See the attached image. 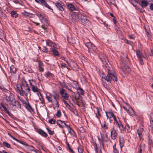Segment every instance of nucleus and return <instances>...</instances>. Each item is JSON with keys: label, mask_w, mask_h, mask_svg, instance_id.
I'll use <instances>...</instances> for the list:
<instances>
[{"label": "nucleus", "mask_w": 153, "mask_h": 153, "mask_svg": "<svg viewBox=\"0 0 153 153\" xmlns=\"http://www.w3.org/2000/svg\"><path fill=\"white\" fill-rule=\"evenodd\" d=\"M77 11L72 13L71 16L72 20L76 21L78 19L83 25L86 24L88 23L89 20L87 19L86 16L84 13L78 11Z\"/></svg>", "instance_id": "nucleus-1"}, {"label": "nucleus", "mask_w": 153, "mask_h": 153, "mask_svg": "<svg viewBox=\"0 0 153 153\" xmlns=\"http://www.w3.org/2000/svg\"><path fill=\"white\" fill-rule=\"evenodd\" d=\"M106 67L108 70V74L106 76H102V81H103V79H104L109 82H111L112 81L117 82V78L115 74H114L112 68L110 67H108L107 66H106Z\"/></svg>", "instance_id": "nucleus-2"}, {"label": "nucleus", "mask_w": 153, "mask_h": 153, "mask_svg": "<svg viewBox=\"0 0 153 153\" xmlns=\"http://www.w3.org/2000/svg\"><path fill=\"white\" fill-rule=\"evenodd\" d=\"M59 95L57 93L53 95L50 93H48L46 95V98L48 101L52 103L53 106V108L55 110L59 108L58 102L57 101V99L59 98Z\"/></svg>", "instance_id": "nucleus-3"}, {"label": "nucleus", "mask_w": 153, "mask_h": 153, "mask_svg": "<svg viewBox=\"0 0 153 153\" xmlns=\"http://www.w3.org/2000/svg\"><path fill=\"white\" fill-rule=\"evenodd\" d=\"M36 14L39 17L42 23L43 24L42 25V28L45 30H46L47 27L49 25V24L47 16L45 14L39 12L37 13Z\"/></svg>", "instance_id": "nucleus-4"}, {"label": "nucleus", "mask_w": 153, "mask_h": 153, "mask_svg": "<svg viewBox=\"0 0 153 153\" xmlns=\"http://www.w3.org/2000/svg\"><path fill=\"white\" fill-rule=\"evenodd\" d=\"M6 100L9 102L10 104L14 106L17 105L19 108H21V105L16 100L13 96L11 94L6 98Z\"/></svg>", "instance_id": "nucleus-5"}, {"label": "nucleus", "mask_w": 153, "mask_h": 153, "mask_svg": "<svg viewBox=\"0 0 153 153\" xmlns=\"http://www.w3.org/2000/svg\"><path fill=\"white\" fill-rule=\"evenodd\" d=\"M137 56L139 59V61L141 65L143 64V62L142 59L143 57L145 59L147 58V56L145 54L144 52L140 51L139 50H137L136 51Z\"/></svg>", "instance_id": "nucleus-6"}, {"label": "nucleus", "mask_w": 153, "mask_h": 153, "mask_svg": "<svg viewBox=\"0 0 153 153\" xmlns=\"http://www.w3.org/2000/svg\"><path fill=\"white\" fill-rule=\"evenodd\" d=\"M29 81L30 82V84L32 87V89L33 91L34 92H36L37 95L40 94V92L38 88L36 86V82L35 81L32 79L31 80H29Z\"/></svg>", "instance_id": "nucleus-7"}, {"label": "nucleus", "mask_w": 153, "mask_h": 153, "mask_svg": "<svg viewBox=\"0 0 153 153\" xmlns=\"http://www.w3.org/2000/svg\"><path fill=\"white\" fill-rule=\"evenodd\" d=\"M21 85L22 88V90H23L25 92V93H24V94L26 96H27L28 93H29L30 90L28 86V85L26 82L25 81Z\"/></svg>", "instance_id": "nucleus-8"}, {"label": "nucleus", "mask_w": 153, "mask_h": 153, "mask_svg": "<svg viewBox=\"0 0 153 153\" xmlns=\"http://www.w3.org/2000/svg\"><path fill=\"white\" fill-rule=\"evenodd\" d=\"M127 107L123 106V108L129 114L130 116H134L135 114V113L132 107L130 106L127 103H126Z\"/></svg>", "instance_id": "nucleus-9"}, {"label": "nucleus", "mask_w": 153, "mask_h": 153, "mask_svg": "<svg viewBox=\"0 0 153 153\" xmlns=\"http://www.w3.org/2000/svg\"><path fill=\"white\" fill-rule=\"evenodd\" d=\"M85 46L87 47L88 49L90 50L95 51L96 50V48L95 46L89 41V42H85Z\"/></svg>", "instance_id": "nucleus-10"}, {"label": "nucleus", "mask_w": 153, "mask_h": 153, "mask_svg": "<svg viewBox=\"0 0 153 153\" xmlns=\"http://www.w3.org/2000/svg\"><path fill=\"white\" fill-rule=\"evenodd\" d=\"M60 93L63 98L65 100H67L69 98V95L67 93L65 90L62 88L60 90Z\"/></svg>", "instance_id": "nucleus-11"}, {"label": "nucleus", "mask_w": 153, "mask_h": 153, "mask_svg": "<svg viewBox=\"0 0 153 153\" xmlns=\"http://www.w3.org/2000/svg\"><path fill=\"white\" fill-rule=\"evenodd\" d=\"M117 133L116 130L113 128L111 130V137L113 140H114L117 136Z\"/></svg>", "instance_id": "nucleus-12"}, {"label": "nucleus", "mask_w": 153, "mask_h": 153, "mask_svg": "<svg viewBox=\"0 0 153 153\" xmlns=\"http://www.w3.org/2000/svg\"><path fill=\"white\" fill-rule=\"evenodd\" d=\"M15 89L16 91L19 93L20 94L23 96L24 95V93L25 92L22 90V87L21 85L17 84L15 87Z\"/></svg>", "instance_id": "nucleus-13"}, {"label": "nucleus", "mask_w": 153, "mask_h": 153, "mask_svg": "<svg viewBox=\"0 0 153 153\" xmlns=\"http://www.w3.org/2000/svg\"><path fill=\"white\" fill-rule=\"evenodd\" d=\"M99 56L100 59L103 63H105L107 64L108 60L107 57L103 53H100L99 55Z\"/></svg>", "instance_id": "nucleus-14"}, {"label": "nucleus", "mask_w": 153, "mask_h": 153, "mask_svg": "<svg viewBox=\"0 0 153 153\" xmlns=\"http://www.w3.org/2000/svg\"><path fill=\"white\" fill-rule=\"evenodd\" d=\"M122 70L124 73L126 74H128L130 71V68L127 65H124L122 68Z\"/></svg>", "instance_id": "nucleus-15"}, {"label": "nucleus", "mask_w": 153, "mask_h": 153, "mask_svg": "<svg viewBox=\"0 0 153 153\" xmlns=\"http://www.w3.org/2000/svg\"><path fill=\"white\" fill-rule=\"evenodd\" d=\"M101 138H98V140L100 142V145L101 148L104 149V144L103 142V141L104 140V138L103 137V135L101 134Z\"/></svg>", "instance_id": "nucleus-16"}, {"label": "nucleus", "mask_w": 153, "mask_h": 153, "mask_svg": "<svg viewBox=\"0 0 153 153\" xmlns=\"http://www.w3.org/2000/svg\"><path fill=\"white\" fill-rule=\"evenodd\" d=\"M143 128H140L137 130V132L138 137L140 140L143 136Z\"/></svg>", "instance_id": "nucleus-17"}, {"label": "nucleus", "mask_w": 153, "mask_h": 153, "mask_svg": "<svg viewBox=\"0 0 153 153\" xmlns=\"http://www.w3.org/2000/svg\"><path fill=\"white\" fill-rule=\"evenodd\" d=\"M46 43L47 45L48 46L53 47L54 48H56V44L52 42L50 40H46Z\"/></svg>", "instance_id": "nucleus-18"}, {"label": "nucleus", "mask_w": 153, "mask_h": 153, "mask_svg": "<svg viewBox=\"0 0 153 153\" xmlns=\"http://www.w3.org/2000/svg\"><path fill=\"white\" fill-rule=\"evenodd\" d=\"M119 142L120 148H122V147L123 146L125 142L124 139L123 137H120Z\"/></svg>", "instance_id": "nucleus-19"}, {"label": "nucleus", "mask_w": 153, "mask_h": 153, "mask_svg": "<svg viewBox=\"0 0 153 153\" xmlns=\"http://www.w3.org/2000/svg\"><path fill=\"white\" fill-rule=\"evenodd\" d=\"M38 132L39 134L45 137H46L48 136V135L47 133L41 129L39 130L38 131Z\"/></svg>", "instance_id": "nucleus-20"}, {"label": "nucleus", "mask_w": 153, "mask_h": 153, "mask_svg": "<svg viewBox=\"0 0 153 153\" xmlns=\"http://www.w3.org/2000/svg\"><path fill=\"white\" fill-rule=\"evenodd\" d=\"M56 6L57 8L60 10L63 11L64 9L62 7V5L59 2H57L56 3Z\"/></svg>", "instance_id": "nucleus-21"}, {"label": "nucleus", "mask_w": 153, "mask_h": 153, "mask_svg": "<svg viewBox=\"0 0 153 153\" xmlns=\"http://www.w3.org/2000/svg\"><path fill=\"white\" fill-rule=\"evenodd\" d=\"M56 122L57 124L60 127L62 128H63L64 127V126L63 125V123L64 122V121H62L60 120H57Z\"/></svg>", "instance_id": "nucleus-22"}, {"label": "nucleus", "mask_w": 153, "mask_h": 153, "mask_svg": "<svg viewBox=\"0 0 153 153\" xmlns=\"http://www.w3.org/2000/svg\"><path fill=\"white\" fill-rule=\"evenodd\" d=\"M38 66L39 67V70L40 71H42L44 70L43 68V63L41 61H39L38 62Z\"/></svg>", "instance_id": "nucleus-23"}, {"label": "nucleus", "mask_w": 153, "mask_h": 153, "mask_svg": "<svg viewBox=\"0 0 153 153\" xmlns=\"http://www.w3.org/2000/svg\"><path fill=\"white\" fill-rule=\"evenodd\" d=\"M148 4V2L146 0H143L141 1V5L143 7H146Z\"/></svg>", "instance_id": "nucleus-24"}, {"label": "nucleus", "mask_w": 153, "mask_h": 153, "mask_svg": "<svg viewBox=\"0 0 153 153\" xmlns=\"http://www.w3.org/2000/svg\"><path fill=\"white\" fill-rule=\"evenodd\" d=\"M106 116L108 118H112L114 116V115L113 112H108V113L106 112Z\"/></svg>", "instance_id": "nucleus-25"}, {"label": "nucleus", "mask_w": 153, "mask_h": 153, "mask_svg": "<svg viewBox=\"0 0 153 153\" xmlns=\"http://www.w3.org/2000/svg\"><path fill=\"white\" fill-rule=\"evenodd\" d=\"M67 6L68 9L71 10L73 11L75 10V8L74 6L71 4H68Z\"/></svg>", "instance_id": "nucleus-26"}, {"label": "nucleus", "mask_w": 153, "mask_h": 153, "mask_svg": "<svg viewBox=\"0 0 153 153\" xmlns=\"http://www.w3.org/2000/svg\"><path fill=\"white\" fill-rule=\"evenodd\" d=\"M16 71V68L15 66L13 65H11L10 67V72L11 73L15 74Z\"/></svg>", "instance_id": "nucleus-27"}, {"label": "nucleus", "mask_w": 153, "mask_h": 153, "mask_svg": "<svg viewBox=\"0 0 153 153\" xmlns=\"http://www.w3.org/2000/svg\"><path fill=\"white\" fill-rule=\"evenodd\" d=\"M70 110L74 113V114H75L76 116H79V114L77 112V111L74 109V108H71V106L69 108Z\"/></svg>", "instance_id": "nucleus-28"}, {"label": "nucleus", "mask_w": 153, "mask_h": 153, "mask_svg": "<svg viewBox=\"0 0 153 153\" xmlns=\"http://www.w3.org/2000/svg\"><path fill=\"white\" fill-rule=\"evenodd\" d=\"M116 125L118 126L120 130L121 131V132H122V131L124 129L123 125L121 124V123H119L118 122H117Z\"/></svg>", "instance_id": "nucleus-29"}, {"label": "nucleus", "mask_w": 153, "mask_h": 153, "mask_svg": "<svg viewBox=\"0 0 153 153\" xmlns=\"http://www.w3.org/2000/svg\"><path fill=\"white\" fill-rule=\"evenodd\" d=\"M62 86L63 88H65L66 89H67L69 91H71L72 92V90L71 89V88H70L68 87V85L65 83L64 82L62 84Z\"/></svg>", "instance_id": "nucleus-30"}, {"label": "nucleus", "mask_w": 153, "mask_h": 153, "mask_svg": "<svg viewBox=\"0 0 153 153\" xmlns=\"http://www.w3.org/2000/svg\"><path fill=\"white\" fill-rule=\"evenodd\" d=\"M72 65L71 66H70V67H72L74 70H77L78 68V65L77 64L73 62L71 63H70Z\"/></svg>", "instance_id": "nucleus-31"}, {"label": "nucleus", "mask_w": 153, "mask_h": 153, "mask_svg": "<svg viewBox=\"0 0 153 153\" xmlns=\"http://www.w3.org/2000/svg\"><path fill=\"white\" fill-rule=\"evenodd\" d=\"M52 53L54 56H58L59 54V52L55 49H52Z\"/></svg>", "instance_id": "nucleus-32"}, {"label": "nucleus", "mask_w": 153, "mask_h": 153, "mask_svg": "<svg viewBox=\"0 0 153 153\" xmlns=\"http://www.w3.org/2000/svg\"><path fill=\"white\" fill-rule=\"evenodd\" d=\"M68 131L69 133L70 134L72 137H74L75 136V133L71 128H69Z\"/></svg>", "instance_id": "nucleus-33"}, {"label": "nucleus", "mask_w": 153, "mask_h": 153, "mask_svg": "<svg viewBox=\"0 0 153 153\" xmlns=\"http://www.w3.org/2000/svg\"><path fill=\"white\" fill-rule=\"evenodd\" d=\"M2 108H3V110L4 111L5 113H7L10 116L11 115V114H10L9 111L6 108L5 106H2Z\"/></svg>", "instance_id": "nucleus-34"}, {"label": "nucleus", "mask_w": 153, "mask_h": 153, "mask_svg": "<svg viewBox=\"0 0 153 153\" xmlns=\"http://www.w3.org/2000/svg\"><path fill=\"white\" fill-rule=\"evenodd\" d=\"M12 16L13 17L16 18L18 16V14L15 11H12L11 12Z\"/></svg>", "instance_id": "nucleus-35"}, {"label": "nucleus", "mask_w": 153, "mask_h": 153, "mask_svg": "<svg viewBox=\"0 0 153 153\" xmlns=\"http://www.w3.org/2000/svg\"><path fill=\"white\" fill-rule=\"evenodd\" d=\"M60 59H63L65 61L69 66H72V65L69 63V62L67 60V59L66 58L63 56H61L60 57Z\"/></svg>", "instance_id": "nucleus-36"}, {"label": "nucleus", "mask_w": 153, "mask_h": 153, "mask_svg": "<svg viewBox=\"0 0 153 153\" xmlns=\"http://www.w3.org/2000/svg\"><path fill=\"white\" fill-rule=\"evenodd\" d=\"M39 97V99L41 101V102L42 103H44V99L42 96L41 93H40V94L39 95H37Z\"/></svg>", "instance_id": "nucleus-37"}, {"label": "nucleus", "mask_w": 153, "mask_h": 153, "mask_svg": "<svg viewBox=\"0 0 153 153\" xmlns=\"http://www.w3.org/2000/svg\"><path fill=\"white\" fill-rule=\"evenodd\" d=\"M113 152L114 153H119V151L116 147V144H115L113 146Z\"/></svg>", "instance_id": "nucleus-38"}, {"label": "nucleus", "mask_w": 153, "mask_h": 153, "mask_svg": "<svg viewBox=\"0 0 153 153\" xmlns=\"http://www.w3.org/2000/svg\"><path fill=\"white\" fill-rule=\"evenodd\" d=\"M6 17V15L2 11L1 12H0V17L4 19Z\"/></svg>", "instance_id": "nucleus-39"}, {"label": "nucleus", "mask_w": 153, "mask_h": 153, "mask_svg": "<svg viewBox=\"0 0 153 153\" xmlns=\"http://www.w3.org/2000/svg\"><path fill=\"white\" fill-rule=\"evenodd\" d=\"M3 145L4 146L8 148H10V145L6 142H4Z\"/></svg>", "instance_id": "nucleus-40"}, {"label": "nucleus", "mask_w": 153, "mask_h": 153, "mask_svg": "<svg viewBox=\"0 0 153 153\" xmlns=\"http://www.w3.org/2000/svg\"><path fill=\"white\" fill-rule=\"evenodd\" d=\"M45 76L46 77H48L50 76H51L52 75V74L48 71L45 73Z\"/></svg>", "instance_id": "nucleus-41"}, {"label": "nucleus", "mask_w": 153, "mask_h": 153, "mask_svg": "<svg viewBox=\"0 0 153 153\" xmlns=\"http://www.w3.org/2000/svg\"><path fill=\"white\" fill-rule=\"evenodd\" d=\"M42 5L45 6V7L48 8L49 9L52 10L50 7L47 4L46 1L45 2V3H44Z\"/></svg>", "instance_id": "nucleus-42"}, {"label": "nucleus", "mask_w": 153, "mask_h": 153, "mask_svg": "<svg viewBox=\"0 0 153 153\" xmlns=\"http://www.w3.org/2000/svg\"><path fill=\"white\" fill-rule=\"evenodd\" d=\"M73 84L74 85H72V87L74 88H76L78 86V83L76 81H73Z\"/></svg>", "instance_id": "nucleus-43"}, {"label": "nucleus", "mask_w": 153, "mask_h": 153, "mask_svg": "<svg viewBox=\"0 0 153 153\" xmlns=\"http://www.w3.org/2000/svg\"><path fill=\"white\" fill-rule=\"evenodd\" d=\"M122 62L123 64H125L127 63L128 61V59L127 58V56H126V60L125 61H124V60H123L122 58L121 59Z\"/></svg>", "instance_id": "nucleus-44"}, {"label": "nucleus", "mask_w": 153, "mask_h": 153, "mask_svg": "<svg viewBox=\"0 0 153 153\" xmlns=\"http://www.w3.org/2000/svg\"><path fill=\"white\" fill-rule=\"evenodd\" d=\"M77 90L79 91L78 92L79 93V94H80L81 95L83 94L84 93L83 91L82 88H79L77 89Z\"/></svg>", "instance_id": "nucleus-45"}, {"label": "nucleus", "mask_w": 153, "mask_h": 153, "mask_svg": "<svg viewBox=\"0 0 153 153\" xmlns=\"http://www.w3.org/2000/svg\"><path fill=\"white\" fill-rule=\"evenodd\" d=\"M55 120L53 119H51L49 120V123L51 124H54L55 123Z\"/></svg>", "instance_id": "nucleus-46"}, {"label": "nucleus", "mask_w": 153, "mask_h": 153, "mask_svg": "<svg viewBox=\"0 0 153 153\" xmlns=\"http://www.w3.org/2000/svg\"><path fill=\"white\" fill-rule=\"evenodd\" d=\"M148 139L149 140H148V143L149 145L151 147L152 145V140L149 137Z\"/></svg>", "instance_id": "nucleus-47"}, {"label": "nucleus", "mask_w": 153, "mask_h": 153, "mask_svg": "<svg viewBox=\"0 0 153 153\" xmlns=\"http://www.w3.org/2000/svg\"><path fill=\"white\" fill-rule=\"evenodd\" d=\"M47 129V130L49 134L51 135H53L54 133V132L53 131H52L51 130H50L49 128H46Z\"/></svg>", "instance_id": "nucleus-48"}, {"label": "nucleus", "mask_w": 153, "mask_h": 153, "mask_svg": "<svg viewBox=\"0 0 153 153\" xmlns=\"http://www.w3.org/2000/svg\"><path fill=\"white\" fill-rule=\"evenodd\" d=\"M96 109H97V113H96V114H97L99 116H100L101 114L100 113V111L101 110L98 107L96 108Z\"/></svg>", "instance_id": "nucleus-49"}, {"label": "nucleus", "mask_w": 153, "mask_h": 153, "mask_svg": "<svg viewBox=\"0 0 153 153\" xmlns=\"http://www.w3.org/2000/svg\"><path fill=\"white\" fill-rule=\"evenodd\" d=\"M61 115V114L60 110H58L56 114V115L58 117H59Z\"/></svg>", "instance_id": "nucleus-50"}, {"label": "nucleus", "mask_w": 153, "mask_h": 153, "mask_svg": "<svg viewBox=\"0 0 153 153\" xmlns=\"http://www.w3.org/2000/svg\"><path fill=\"white\" fill-rule=\"evenodd\" d=\"M106 139L105 140H104L106 142L108 143H111V141L110 140V139L108 137L107 135V134L106 135Z\"/></svg>", "instance_id": "nucleus-51"}, {"label": "nucleus", "mask_w": 153, "mask_h": 153, "mask_svg": "<svg viewBox=\"0 0 153 153\" xmlns=\"http://www.w3.org/2000/svg\"><path fill=\"white\" fill-rule=\"evenodd\" d=\"M150 126L151 128H153V119H150Z\"/></svg>", "instance_id": "nucleus-52"}, {"label": "nucleus", "mask_w": 153, "mask_h": 153, "mask_svg": "<svg viewBox=\"0 0 153 153\" xmlns=\"http://www.w3.org/2000/svg\"><path fill=\"white\" fill-rule=\"evenodd\" d=\"M93 145L94 147V148L95 149V150L96 152H97L98 150H97V144L96 143H94Z\"/></svg>", "instance_id": "nucleus-53"}, {"label": "nucleus", "mask_w": 153, "mask_h": 153, "mask_svg": "<svg viewBox=\"0 0 153 153\" xmlns=\"http://www.w3.org/2000/svg\"><path fill=\"white\" fill-rule=\"evenodd\" d=\"M67 145L68 147V149L70 150V151L71 152H72L73 153H74L73 151V150L71 149V148L70 147L69 144L68 143L67 144Z\"/></svg>", "instance_id": "nucleus-54"}, {"label": "nucleus", "mask_w": 153, "mask_h": 153, "mask_svg": "<svg viewBox=\"0 0 153 153\" xmlns=\"http://www.w3.org/2000/svg\"><path fill=\"white\" fill-rule=\"evenodd\" d=\"M78 151L79 153H83V150L82 148L80 147L78 148Z\"/></svg>", "instance_id": "nucleus-55"}, {"label": "nucleus", "mask_w": 153, "mask_h": 153, "mask_svg": "<svg viewBox=\"0 0 153 153\" xmlns=\"http://www.w3.org/2000/svg\"><path fill=\"white\" fill-rule=\"evenodd\" d=\"M42 51L44 52L47 53L48 52L47 49L45 47H43Z\"/></svg>", "instance_id": "nucleus-56"}, {"label": "nucleus", "mask_w": 153, "mask_h": 153, "mask_svg": "<svg viewBox=\"0 0 153 153\" xmlns=\"http://www.w3.org/2000/svg\"><path fill=\"white\" fill-rule=\"evenodd\" d=\"M19 143H21V144L23 145H24L27 146V144L26 143H25L22 141H19Z\"/></svg>", "instance_id": "nucleus-57"}, {"label": "nucleus", "mask_w": 153, "mask_h": 153, "mask_svg": "<svg viewBox=\"0 0 153 153\" xmlns=\"http://www.w3.org/2000/svg\"><path fill=\"white\" fill-rule=\"evenodd\" d=\"M128 37L130 39H133L135 38V36L134 35H129Z\"/></svg>", "instance_id": "nucleus-58"}, {"label": "nucleus", "mask_w": 153, "mask_h": 153, "mask_svg": "<svg viewBox=\"0 0 153 153\" xmlns=\"http://www.w3.org/2000/svg\"><path fill=\"white\" fill-rule=\"evenodd\" d=\"M102 128H104L105 129H107L108 128V126L105 124H104L103 125H102Z\"/></svg>", "instance_id": "nucleus-59"}, {"label": "nucleus", "mask_w": 153, "mask_h": 153, "mask_svg": "<svg viewBox=\"0 0 153 153\" xmlns=\"http://www.w3.org/2000/svg\"><path fill=\"white\" fill-rule=\"evenodd\" d=\"M63 125L64 126V127H65L67 128H68V129H69V128H71V127H70L68 125L66 124V123H65L64 122L63 123Z\"/></svg>", "instance_id": "nucleus-60"}, {"label": "nucleus", "mask_w": 153, "mask_h": 153, "mask_svg": "<svg viewBox=\"0 0 153 153\" xmlns=\"http://www.w3.org/2000/svg\"><path fill=\"white\" fill-rule=\"evenodd\" d=\"M61 66L62 67H66L68 69V67L66 66V64L64 63H62L61 64Z\"/></svg>", "instance_id": "nucleus-61"}, {"label": "nucleus", "mask_w": 153, "mask_h": 153, "mask_svg": "<svg viewBox=\"0 0 153 153\" xmlns=\"http://www.w3.org/2000/svg\"><path fill=\"white\" fill-rule=\"evenodd\" d=\"M107 1L108 3H113L114 2V0H107Z\"/></svg>", "instance_id": "nucleus-62"}, {"label": "nucleus", "mask_w": 153, "mask_h": 153, "mask_svg": "<svg viewBox=\"0 0 153 153\" xmlns=\"http://www.w3.org/2000/svg\"><path fill=\"white\" fill-rule=\"evenodd\" d=\"M0 89H1L2 90L4 91H7V90L5 89L4 88L2 87L1 86H0Z\"/></svg>", "instance_id": "nucleus-63"}, {"label": "nucleus", "mask_w": 153, "mask_h": 153, "mask_svg": "<svg viewBox=\"0 0 153 153\" xmlns=\"http://www.w3.org/2000/svg\"><path fill=\"white\" fill-rule=\"evenodd\" d=\"M45 1L44 0H41L40 1V3L42 5H43V4L45 3Z\"/></svg>", "instance_id": "nucleus-64"}]
</instances>
